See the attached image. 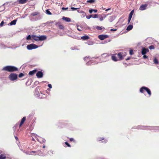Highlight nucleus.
<instances>
[{
  "label": "nucleus",
  "mask_w": 159,
  "mask_h": 159,
  "mask_svg": "<svg viewBox=\"0 0 159 159\" xmlns=\"http://www.w3.org/2000/svg\"><path fill=\"white\" fill-rule=\"evenodd\" d=\"M2 70L6 71H7L9 72H12L18 70V69L14 66H7L2 69Z\"/></svg>",
  "instance_id": "nucleus-1"
},
{
  "label": "nucleus",
  "mask_w": 159,
  "mask_h": 159,
  "mask_svg": "<svg viewBox=\"0 0 159 159\" xmlns=\"http://www.w3.org/2000/svg\"><path fill=\"white\" fill-rule=\"evenodd\" d=\"M31 37L34 40L36 41H43L47 39V37L45 35L37 36L35 35H32Z\"/></svg>",
  "instance_id": "nucleus-2"
},
{
  "label": "nucleus",
  "mask_w": 159,
  "mask_h": 159,
  "mask_svg": "<svg viewBox=\"0 0 159 159\" xmlns=\"http://www.w3.org/2000/svg\"><path fill=\"white\" fill-rule=\"evenodd\" d=\"M144 91H146L149 95V96L151 95V92L150 89L148 88L143 86L140 89V91L141 93H144Z\"/></svg>",
  "instance_id": "nucleus-3"
},
{
  "label": "nucleus",
  "mask_w": 159,
  "mask_h": 159,
  "mask_svg": "<svg viewBox=\"0 0 159 159\" xmlns=\"http://www.w3.org/2000/svg\"><path fill=\"white\" fill-rule=\"evenodd\" d=\"M110 56V54L107 53H103L101 55L100 59L103 61H106L108 60L109 57Z\"/></svg>",
  "instance_id": "nucleus-4"
},
{
  "label": "nucleus",
  "mask_w": 159,
  "mask_h": 159,
  "mask_svg": "<svg viewBox=\"0 0 159 159\" xmlns=\"http://www.w3.org/2000/svg\"><path fill=\"white\" fill-rule=\"evenodd\" d=\"M8 78L11 81H14L17 79V75L15 73H11L9 76Z\"/></svg>",
  "instance_id": "nucleus-5"
},
{
  "label": "nucleus",
  "mask_w": 159,
  "mask_h": 159,
  "mask_svg": "<svg viewBox=\"0 0 159 159\" xmlns=\"http://www.w3.org/2000/svg\"><path fill=\"white\" fill-rule=\"evenodd\" d=\"M38 47V46L34 44H31L27 46V48L28 49L31 50L33 49H35Z\"/></svg>",
  "instance_id": "nucleus-6"
},
{
  "label": "nucleus",
  "mask_w": 159,
  "mask_h": 159,
  "mask_svg": "<svg viewBox=\"0 0 159 159\" xmlns=\"http://www.w3.org/2000/svg\"><path fill=\"white\" fill-rule=\"evenodd\" d=\"M149 50L148 48H143L141 50V53L143 55H145L147 52H148Z\"/></svg>",
  "instance_id": "nucleus-7"
},
{
  "label": "nucleus",
  "mask_w": 159,
  "mask_h": 159,
  "mask_svg": "<svg viewBox=\"0 0 159 159\" xmlns=\"http://www.w3.org/2000/svg\"><path fill=\"white\" fill-rule=\"evenodd\" d=\"M148 6V4H145L141 5L139 8V10L141 11H143L146 9Z\"/></svg>",
  "instance_id": "nucleus-8"
},
{
  "label": "nucleus",
  "mask_w": 159,
  "mask_h": 159,
  "mask_svg": "<svg viewBox=\"0 0 159 159\" xmlns=\"http://www.w3.org/2000/svg\"><path fill=\"white\" fill-rule=\"evenodd\" d=\"M98 37L100 39L102 40L108 38V36L107 35H100L98 36Z\"/></svg>",
  "instance_id": "nucleus-9"
},
{
  "label": "nucleus",
  "mask_w": 159,
  "mask_h": 159,
  "mask_svg": "<svg viewBox=\"0 0 159 159\" xmlns=\"http://www.w3.org/2000/svg\"><path fill=\"white\" fill-rule=\"evenodd\" d=\"M36 75L38 78H41L43 77V74L42 71H39L36 73Z\"/></svg>",
  "instance_id": "nucleus-10"
},
{
  "label": "nucleus",
  "mask_w": 159,
  "mask_h": 159,
  "mask_svg": "<svg viewBox=\"0 0 159 159\" xmlns=\"http://www.w3.org/2000/svg\"><path fill=\"white\" fill-rule=\"evenodd\" d=\"M117 54H112V56H111V59L112 60L115 61H117L118 60V59L117 58Z\"/></svg>",
  "instance_id": "nucleus-11"
},
{
  "label": "nucleus",
  "mask_w": 159,
  "mask_h": 159,
  "mask_svg": "<svg viewBox=\"0 0 159 159\" xmlns=\"http://www.w3.org/2000/svg\"><path fill=\"white\" fill-rule=\"evenodd\" d=\"M123 53L121 52H119L117 54V56L119 58L118 60H120L123 59Z\"/></svg>",
  "instance_id": "nucleus-12"
},
{
  "label": "nucleus",
  "mask_w": 159,
  "mask_h": 159,
  "mask_svg": "<svg viewBox=\"0 0 159 159\" xmlns=\"http://www.w3.org/2000/svg\"><path fill=\"white\" fill-rule=\"evenodd\" d=\"M26 117H24L21 119L20 123L19 125V127H20L21 125L23 124L25 120H26Z\"/></svg>",
  "instance_id": "nucleus-13"
},
{
  "label": "nucleus",
  "mask_w": 159,
  "mask_h": 159,
  "mask_svg": "<svg viewBox=\"0 0 159 159\" xmlns=\"http://www.w3.org/2000/svg\"><path fill=\"white\" fill-rule=\"evenodd\" d=\"M28 0H18L17 1L20 4H23L26 3Z\"/></svg>",
  "instance_id": "nucleus-14"
},
{
  "label": "nucleus",
  "mask_w": 159,
  "mask_h": 159,
  "mask_svg": "<svg viewBox=\"0 0 159 159\" xmlns=\"http://www.w3.org/2000/svg\"><path fill=\"white\" fill-rule=\"evenodd\" d=\"M62 19L63 20H65V21L67 22H70L71 21L70 18L68 17L63 16Z\"/></svg>",
  "instance_id": "nucleus-15"
},
{
  "label": "nucleus",
  "mask_w": 159,
  "mask_h": 159,
  "mask_svg": "<svg viewBox=\"0 0 159 159\" xmlns=\"http://www.w3.org/2000/svg\"><path fill=\"white\" fill-rule=\"evenodd\" d=\"M37 71L36 70H34L32 71H30L29 72V74L30 75H34Z\"/></svg>",
  "instance_id": "nucleus-16"
},
{
  "label": "nucleus",
  "mask_w": 159,
  "mask_h": 159,
  "mask_svg": "<svg viewBox=\"0 0 159 159\" xmlns=\"http://www.w3.org/2000/svg\"><path fill=\"white\" fill-rule=\"evenodd\" d=\"M38 141L41 143H44L45 142V140L42 138H40L39 139H38Z\"/></svg>",
  "instance_id": "nucleus-17"
},
{
  "label": "nucleus",
  "mask_w": 159,
  "mask_h": 159,
  "mask_svg": "<svg viewBox=\"0 0 159 159\" xmlns=\"http://www.w3.org/2000/svg\"><path fill=\"white\" fill-rule=\"evenodd\" d=\"M17 21L16 20H14L12 21H11L10 23L9 24L11 25H15L16 24V22Z\"/></svg>",
  "instance_id": "nucleus-18"
},
{
  "label": "nucleus",
  "mask_w": 159,
  "mask_h": 159,
  "mask_svg": "<svg viewBox=\"0 0 159 159\" xmlns=\"http://www.w3.org/2000/svg\"><path fill=\"white\" fill-rule=\"evenodd\" d=\"M81 39L84 40H87L89 39V37L88 36H82Z\"/></svg>",
  "instance_id": "nucleus-19"
},
{
  "label": "nucleus",
  "mask_w": 159,
  "mask_h": 159,
  "mask_svg": "<svg viewBox=\"0 0 159 159\" xmlns=\"http://www.w3.org/2000/svg\"><path fill=\"white\" fill-rule=\"evenodd\" d=\"M133 28V25H129V26H128L126 30H127L129 31V30H132V29Z\"/></svg>",
  "instance_id": "nucleus-20"
},
{
  "label": "nucleus",
  "mask_w": 159,
  "mask_h": 159,
  "mask_svg": "<svg viewBox=\"0 0 159 159\" xmlns=\"http://www.w3.org/2000/svg\"><path fill=\"white\" fill-rule=\"evenodd\" d=\"M133 13H134V10L130 12V13L129 14V17H128V18H129V19H131L132 16L133 15Z\"/></svg>",
  "instance_id": "nucleus-21"
},
{
  "label": "nucleus",
  "mask_w": 159,
  "mask_h": 159,
  "mask_svg": "<svg viewBox=\"0 0 159 159\" xmlns=\"http://www.w3.org/2000/svg\"><path fill=\"white\" fill-rule=\"evenodd\" d=\"M97 11L98 10L96 9H91L89 10V12L90 13H92L93 11L95 13H96L97 12Z\"/></svg>",
  "instance_id": "nucleus-22"
},
{
  "label": "nucleus",
  "mask_w": 159,
  "mask_h": 159,
  "mask_svg": "<svg viewBox=\"0 0 159 159\" xmlns=\"http://www.w3.org/2000/svg\"><path fill=\"white\" fill-rule=\"evenodd\" d=\"M98 18H99L100 20L101 21L103 20L104 19V16H102L101 15H99Z\"/></svg>",
  "instance_id": "nucleus-23"
},
{
  "label": "nucleus",
  "mask_w": 159,
  "mask_h": 159,
  "mask_svg": "<svg viewBox=\"0 0 159 159\" xmlns=\"http://www.w3.org/2000/svg\"><path fill=\"white\" fill-rule=\"evenodd\" d=\"M95 2V0H88L87 1V2L90 3H93Z\"/></svg>",
  "instance_id": "nucleus-24"
},
{
  "label": "nucleus",
  "mask_w": 159,
  "mask_h": 159,
  "mask_svg": "<svg viewBox=\"0 0 159 159\" xmlns=\"http://www.w3.org/2000/svg\"><path fill=\"white\" fill-rule=\"evenodd\" d=\"M6 157L3 154L0 155V159H6Z\"/></svg>",
  "instance_id": "nucleus-25"
},
{
  "label": "nucleus",
  "mask_w": 159,
  "mask_h": 159,
  "mask_svg": "<svg viewBox=\"0 0 159 159\" xmlns=\"http://www.w3.org/2000/svg\"><path fill=\"white\" fill-rule=\"evenodd\" d=\"M58 27L60 29H63V28H64L63 26L61 24H58Z\"/></svg>",
  "instance_id": "nucleus-26"
},
{
  "label": "nucleus",
  "mask_w": 159,
  "mask_h": 159,
  "mask_svg": "<svg viewBox=\"0 0 159 159\" xmlns=\"http://www.w3.org/2000/svg\"><path fill=\"white\" fill-rule=\"evenodd\" d=\"M153 61L154 63L156 64H158V61L157 59L156 58L154 59Z\"/></svg>",
  "instance_id": "nucleus-27"
},
{
  "label": "nucleus",
  "mask_w": 159,
  "mask_h": 159,
  "mask_svg": "<svg viewBox=\"0 0 159 159\" xmlns=\"http://www.w3.org/2000/svg\"><path fill=\"white\" fill-rule=\"evenodd\" d=\"M46 12L48 15H51L52 14V13L48 9L46 10Z\"/></svg>",
  "instance_id": "nucleus-28"
},
{
  "label": "nucleus",
  "mask_w": 159,
  "mask_h": 159,
  "mask_svg": "<svg viewBox=\"0 0 159 159\" xmlns=\"http://www.w3.org/2000/svg\"><path fill=\"white\" fill-rule=\"evenodd\" d=\"M37 153V152L36 151H31L30 152V154L32 155H36L37 154H34V153Z\"/></svg>",
  "instance_id": "nucleus-29"
},
{
  "label": "nucleus",
  "mask_w": 159,
  "mask_h": 159,
  "mask_svg": "<svg viewBox=\"0 0 159 159\" xmlns=\"http://www.w3.org/2000/svg\"><path fill=\"white\" fill-rule=\"evenodd\" d=\"M88 59H90V57L89 56H88V57L86 56V57H84V60L85 61H87Z\"/></svg>",
  "instance_id": "nucleus-30"
},
{
  "label": "nucleus",
  "mask_w": 159,
  "mask_h": 159,
  "mask_svg": "<svg viewBox=\"0 0 159 159\" xmlns=\"http://www.w3.org/2000/svg\"><path fill=\"white\" fill-rule=\"evenodd\" d=\"M96 28L98 30H101L102 29V27L99 26H97Z\"/></svg>",
  "instance_id": "nucleus-31"
},
{
  "label": "nucleus",
  "mask_w": 159,
  "mask_h": 159,
  "mask_svg": "<svg viewBox=\"0 0 159 159\" xmlns=\"http://www.w3.org/2000/svg\"><path fill=\"white\" fill-rule=\"evenodd\" d=\"M80 8V7H79V8H75V7H71V9L72 11L77 10V9H79Z\"/></svg>",
  "instance_id": "nucleus-32"
},
{
  "label": "nucleus",
  "mask_w": 159,
  "mask_h": 159,
  "mask_svg": "<svg viewBox=\"0 0 159 159\" xmlns=\"http://www.w3.org/2000/svg\"><path fill=\"white\" fill-rule=\"evenodd\" d=\"M149 48L150 49H153L155 48V47L153 45H151L149 47Z\"/></svg>",
  "instance_id": "nucleus-33"
},
{
  "label": "nucleus",
  "mask_w": 159,
  "mask_h": 159,
  "mask_svg": "<svg viewBox=\"0 0 159 159\" xmlns=\"http://www.w3.org/2000/svg\"><path fill=\"white\" fill-rule=\"evenodd\" d=\"M24 75L23 73H20L19 74L18 76L19 78H21Z\"/></svg>",
  "instance_id": "nucleus-34"
},
{
  "label": "nucleus",
  "mask_w": 159,
  "mask_h": 159,
  "mask_svg": "<svg viewBox=\"0 0 159 159\" xmlns=\"http://www.w3.org/2000/svg\"><path fill=\"white\" fill-rule=\"evenodd\" d=\"M81 13H83L82 16V17H84L86 15V13L85 12H84V11H83V12H82Z\"/></svg>",
  "instance_id": "nucleus-35"
},
{
  "label": "nucleus",
  "mask_w": 159,
  "mask_h": 159,
  "mask_svg": "<svg viewBox=\"0 0 159 159\" xmlns=\"http://www.w3.org/2000/svg\"><path fill=\"white\" fill-rule=\"evenodd\" d=\"M98 15L97 14H95L92 17L94 18H98Z\"/></svg>",
  "instance_id": "nucleus-36"
},
{
  "label": "nucleus",
  "mask_w": 159,
  "mask_h": 159,
  "mask_svg": "<svg viewBox=\"0 0 159 159\" xmlns=\"http://www.w3.org/2000/svg\"><path fill=\"white\" fill-rule=\"evenodd\" d=\"M38 14V13L37 12H34L31 14V15L33 16H35Z\"/></svg>",
  "instance_id": "nucleus-37"
},
{
  "label": "nucleus",
  "mask_w": 159,
  "mask_h": 159,
  "mask_svg": "<svg viewBox=\"0 0 159 159\" xmlns=\"http://www.w3.org/2000/svg\"><path fill=\"white\" fill-rule=\"evenodd\" d=\"M92 16H93V15H89V16H86V17L87 19H89L90 18H91L92 17Z\"/></svg>",
  "instance_id": "nucleus-38"
},
{
  "label": "nucleus",
  "mask_w": 159,
  "mask_h": 159,
  "mask_svg": "<svg viewBox=\"0 0 159 159\" xmlns=\"http://www.w3.org/2000/svg\"><path fill=\"white\" fill-rule=\"evenodd\" d=\"M65 144L66 145H67L68 147H71V146H70V144H69V143H68L67 142H65Z\"/></svg>",
  "instance_id": "nucleus-39"
},
{
  "label": "nucleus",
  "mask_w": 159,
  "mask_h": 159,
  "mask_svg": "<svg viewBox=\"0 0 159 159\" xmlns=\"http://www.w3.org/2000/svg\"><path fill=\"white\" fill-rule=\"evenodd\" d=\"M129 54L131 55H132L134 54L133 51V50H130L129 51Z\"/></svg>",
  "instance_id": "nucleus-40"
},
{
  "label": "nucleus",
  "mask_w": 159,
  "mask_h": 159,
  "mask_svg": "<svg viewBox=\"0 0 159 159\" xmlns=\"http://www.w3.org/2000/svg\"><path fill=\"white\" fill-rule=\"evenodd\" d=\"M31 39V37L30 35H29L26 38L27 40H30Z\"/></svg>",
  "instance_id": "nucleus-41"
},
{
  "label": "nucleus",
  "mask_w": 159,
  "mask_h": 159,
  "mask_svg": "<svg viewBox=\"0 0 159 159\" xmlns=\"http://www.w3.org/2000/svg\"><path fill=\"white\" fill-rule=\"evenodd\" d=\"M104 138L100 137L98 138V140L99 141L104 140Z\"/></svg>",
  "instance_id": "nucleus-42"
},
{
  "label": "nucleus",
  "mask_w": 159,
  "mask_h": 159,
  "mask_svg": "<svg viewBox=\"0 0 159 159\" xmlns=\"http://www.w3.org/2000/svg\"><path fill=\"white\" fill-rule=\"evenodd\" d=\"M53 23V22L52 21H48L47 22V23L48 24H52Z\"/></svg>",
  "instance_id": "nucleus-43"
},
{
  "label": "nucleus",
  "mask_w": 159,
  "mask_h": 159,
  "mask_svg": "<svg viewBox=\"0 0 159 159\" xmlns=\"http://www.w3.org/2000/svg\"><path fill=\"white\" fill-rule=\"evenodd\" d=\"M4 23V21H2L0 23V26H3Z\"/></svg>",
  "instance_id": "nucleus-44"
},
{
  "label": "nucleus",
  "mask_w": 159,
  "mask_h": 159,
  "mask_svg": "<svg viewBox=\"0 0 159 159\" xmlns=\"http://www.w3.org/2000/svg\"><path fill=\"white\" fill-rule=\"evenodd\" d=\"M144 55L143 56V58L145 59V58H148V57L146 55Z\"/></svg>",
  "instance_id": "nucleus-45"
},
{
  "label": "nucleus",
  "mask_w": 159,
  "mask_h": 159,
  "mask_svg": "<svg viewBox=\"0 0 159 159\" xmlns=\"http://www.w3.org/2000/svg\"><path fill=\"white\" fill-rule=\"evenodd\" d=\"M70 142H71V141H75L74 140V139L72 138H71L70 139Z\"/></svg>",
  "instance_id": "nucleus-46"
},
{
  "label": "nucleus",
  "mask_w": 159,
  "mask_h": 159,
  "mask_svg": "<svg viewBox=\"0 0 159 159\" xmlns=\"http://www.w3.org/2000/svg\"><path fill=\"white\" fill-rule=\"evenodd\" d=\"M48 86L50 88H52V86L51 84H48Z\"/></svg>",
  "instance_id": "nucleus-47"
},
{
  "label": "nucleus",
  "mask_w": 159,
  "mask_h": 159,
  "mask_svg": "<svg viewBox=\"0 0 159 159\" xmlns=\"http://www.w3.org/2000/svg\"><path fill=\"white\" fill-rule=\"evenodd\" d=\"M117 30L116 29H111L110 30V31H116Z\"/></svg>",
  "instance_id": "nucleus-48"
},
{
  "label": "nucleus",
  "mask_w": 159,
  "mask_h": 159,
  "mask_svg": "<svg viewBox=\"0 0 159 159\" xmlns=\"http://www.w3.org/2000/svg\"><path fill=\"white\" fill-rule=\"evenodd\" d=\"M131 19H129L128 18V24H129L130 21Z\"/></svg>",
  "instance_id": "nucleus-49"
},
{
  "label": "nucleus",
  "mask_w": 159,
  "mask_h": 159,
  "mask_svg": "<svg viewBox=\"0 0 159 159\" xmlns=\"http://www.w3.org/2000/svg\"><path fill=\"white\" fill-rule=\"evenodd\" d=\"M77 12L80 13H81L82 12H83V11H81L78 10Z\"/></svg>",
  "instance_id": "nucleus-50"
},
{
  "label": "nucleus",
  "mask_w": 159,
  "mask_h": 159,
  "mask_svg": "<svg viewBox=\"0 0 159 159\" xmlns=\"http://www.w3.org/2000/svg\"><path fill=\"white\" fill-rule=\"evenodd\" d=\"M62 9L63 10H67V9H68V8L67 7V8H65L64 7H62Z\"/></svg>",
  "instance_id": "nucleus-51"
},
{
  "label": "nucleus",
  "mask_w": 159,
  "mask_h": 159,
  "mask_svg": "<svg viewBox=\"0 0 159 159\" xmlns=\"http://www.w3.org/2000/svg\"><path fill=\"white\" fill-rule=\"evenodd\" d=\"M15 139H16V140H18V138L17 137H16V136H15Z\"/></svg>",
  "instance_id": "nucleus-52"
},
{
  "label": "nucleus",
  "mask_w": 159,
  "mask_h": 159,
  "mask_svg": "<svg viewBox=\"0 0 159 159\" xmlns=\"http://www.w3.org/2000/svg\"><path fill=\"white\" fill-rule=\"evenodd\" d=\"M110 9H111V8H108V9H107L105 11H108V10H110Z\"/></svg>",
  "instance_id": "nucleus-53"
},
{
  "label": "nucleus",
  "mask_w": 159,
  "mask_h": 159,
  "mask_svg": "<svg viewBox=\"0 0 159 159\" xmlns=\"http://www.w3.org/2000/svg\"><path fill=\"white\" fill-rule=\"evenodd\" d=\"M77 30L79 31H81V30H80V29H79V28H77Z\"/></svg>",
  "instance_id": "nucleus-54"
},
{
  "label": "nucleus",
  "mask_w": 159,
  "mask_h": 159,
  "mask_svg": "<svg viewBox=\"0 0 159 159\" xmlns=\"http://www.w3.org/2000/svg\"><path fill=\"white\" fill-rule=\"evenodd\" d=\"M43 148H45V146H43Z\"/></svg>",
  "instance_id": "nucleus-55"
},
{
  "label": "nucleus",
  "mask_w": 159,
  "mask_h": 159,
  "mask_svg": "<svg viewBox=\"0 0 159 159\" xmlns=\"http://www.w3.org/2000/svg\"><path fill=\"white\" fill-rule=\"evenodd\" d=\"M129 58H127V59H126V60H129Z\"/></svg>",
  "instance_id": "nucleus-56"
},
{
  "label": "nucleus",
  "mask_w": 159,
  "mask_h": 159,
  "mask_svg": "<svg viewBox=\"0 0 159 159\" xmlns=\"http://www.w3.org/2000/svg\"><path fill=\"white\" fill-rule=\"evenodd\" d=\"M32 140L34 141V139L33 138Z\"/></svg>",
  "instance_id": "nucleus-57"
},
{
  "label": "nucleus",
  "mask_w": 159,
  "mask_h": 159,
  "mask_svg": "<svg viewBox=\"0 0 159 159\" xmlns=\"http://www.w3.org/2000/svg\"><path fill=\"white\" fill-rule=\"evenodd\" d=\"M105 141L106 142H107V140H106Z\"/></svg>",
  "instance_id": "nucleus-58"
},
{
  "label": "nucleus",
  "mask_w": 159,
  "mask_h": 159,
  "mask_svg": "<svg viewBox=\"0 0 159 159\" xmlns=\"http://www.w3.org/2000/svg\"><path fill=\"white\" fill-rule=\"evenodd\" d=\"M57 23L56 24V25H57Z\"/></svg>",
  "instance_id": "nucleus-59"
}]
</instances>
